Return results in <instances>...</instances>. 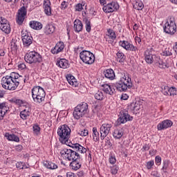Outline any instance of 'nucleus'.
<instances>
[{
	"mask_svg": "<svg viewBox=\"0 0 177 177\" xmlns=\"http://www.w3.org/2000/svg\"><path fill=\"white\" fill-rule=\"evenodd\" d=\"M131 86H133L132 80L129 75H124L120 78V81L115 84V87L120 92H125L128 88L131 89Z\"/></svg>",
	"mask_w": 177,
	"mask_h": 177,
	"instance_id": "1",
	"label": "nucleus"
},
{
	"mask_svg": "<svg viewBox=\"0 0 177 177\" xmlns=\"http://www.w3.org/2000/svg\"><path fill=\"white\" fill-rule=\"evenodd\" d=\"M45 91L41 86H35L32 89V97L35 103H42L45 100Z\"/></svg>",
	"mask_w": 177,
	"mask_h": 177,
	"instance_id": "2",
	"label": "nucleus"
},
{
	"mask_svg": "<svg viewBox=\"0 0 177 177\" xmlns=\"http://www.w3.org/2000/svg\"><path fill=\"white\" fill-rule=\"evenodd\" d=\"M25 62L28 63L29 64H32V66L35 64H39L42 62V56L39 55V53L35 51H31L28 53H26L25 57Z\"/></svg>",
	"mask_w": 177,
	"mask_h": 177,
	"instance_id": "3",
	"label": "nucleus"
},
{
	"mask_svg": "<svg viewBox=\"0 0 177 177\" xmlns=\"http://www.w3.org/2000/svg\"><path fill=\"white\" fill-rule=\"evenodd\" d=\"M71 133V129L67 125L64 124L61 126V128L58 129L57 134L59 136V140L62 143H67L70 138V134Z\"/></svg>",
	"mask_w": 177,
	"mask_h": 177,
	"instance_id": "4",
	"label": "nucleus"
},
{
	"mask_svg": "<svg viewBox=\"0 0 177 177\" xmlns=\"http://www.w3.org/2000/svg\"><path fill=\"white\" fill-rule=\"evenodd\" d=\"M86 113H88V104L83 102L75 108L73 117L75 120H80L81 117H84Z\"/></svg>",
	"mask_w": 177,
	"mask_h": 177,
	"instance_id": "5",
	"label": "nucleus"
},
{
	"mask_svg": "<svg viewBox=\"0 0 177 177\" xmlns=\"http://www.w3.org/2000/svg\"><path fill=\"white\" fill-rule=\"evenodd\" d=\"M61 156L68 160V161H75L81 158V155L78 152L72 149H63L60 151Z\"/></svg>",
	"mask_w": 177,
	"mask_h": 177,
	"instance_id": "6",
	"label": "nucleus"
},
{
	"mask_svg": "<svg viewBox=\"0 0 177 177\" xmlns=\"http://www.w3.org/2000/svg\"><path fill=\"white\" fill-rule=\"evenodd\" d=\"M164 32L166 34L174 35L176 32V24L175 23V18L170 17L163 27Z\"/></svg>",
	"mask_w": 177,
	"mask_h": 177,
	"instance_id": "7",
	"label": "nucleus"
},
{
	"mask_svg": "<svg viewBox=\"0 0 177 177\" xmlns=\"http://www.w3.org/2000/svg\"><path fill=\"white\" fill-rule=\"evenodd\" d=\"M1 85L4 89H8L9 91H16L12 73L10 75H6L1 79Z\"/></svg>",
	"mask_w": 177,
	"mask_h": 177,
	"instance_id": "8",
	"label": "nucleus"
},
{
	"mask_svg": "<svg viewBox=\"0 0 177 177\" xmlns=\"http://www.w3.org/2000/svg\"><path fill=\"white\" fill-rule=\"evenodd\" d=\"M81 60L86 64H93L95 63V55L88 50H83L80 55Z\"/></svg>",
	"mask_w": 177,
	"mask_h": 177,
	"instance_id": "9",
	"label": "nucleus"
},
{
	"mask_svg": "<svg viewBox=\"0 0 177 177\" xmlns=\"http://www.w3.org/2000/svg\"><path fill=\"white\" fill-rule=\"evenodd\" d=\"M113 125L111 124L105 123L103 124L100 127V138L101 140H104V138L110 133V131H111V128Z\"/></svg>",
	"mask_w": 177,
	"mask_h": 177,
	"instance_id": "10",
	"label": "nucleus"
},
{
	"mask_svg": "<svg viewBox=\"0 0 177 177\" xmlns=\"http://www.w3.org/2000/svg\"><path fill=\"white\" fill-rule=\"evenodd\" d=\"M26 16H27V10L26 7H22L18 10V13L17 15V23L19 26H21L24 22V19H26Z\"/></svg>",
	"mask_w": 177,
	"mask_h": 177,
	"instance_id": "11",
	"label": "nucleus"
},
{
	"mask_svg": "<svg viewBox=\"0 0 177 177\" xmlns=\"http://www.w3.org/2000/svg\"><path fill=\"white\" fill-rule=\"evenodd\" d=\"M12 81L14 82V86L15 89H17V86H19V84L26 83V77H24L23 76L19 75V73H12Z\"/></svg>",
	"mask_w": 177,
	"mask_h": 177,
	"instance_id": "12",
	"label": "nucleus"
},
{
	"mask_svg": "<svg viewBox=\"0 0 177 177\" xmlns=\"http://www.w3.org/2000/svg\"><path fill=\"white\" fill-rule=\"evenodd\" d=\"M120 6L118 3L112 2L111 3H108L106 6L103 7V10L105 13H111L115 12V10H118Z\"/></svg>",
	"mask_w": 177,
	"mask_h": 177,
	"instance_id": "13",
	"label": "nucleus"
},
{
	"mask_svg": "<svg viewBox=\"0 0 177 177\" xmlns=\"http://www.w3.org/2000/svg\"><path fill=\"white\" fill-rule=\"evenodd\" d=\"M133 120V117L130 116L127 112L122 111L119 118L118 119V122L120 124H125L127 121H132Z\"/></svg>",
	"mask_w": 177,
	"mask_h": 177,
	"instance_id": "14",
	"label": "nucleus"
},
{
	"mask_svg": "<svg viewBox=\"0 0 177 177\" xmlns=\"http://www.w3.org/2000/svg\"><path fill=\"white\" fill-rule=\"evenodd\" d=\"M119 44L120 46L126 49V50H131V52H136V50H138V48L136 46H133L127 41H120Z\"/></svg>",
	"mask_w": 177,
	"mask_h": 177,
	"instance_id": "15",
	"label": "nucleus"
},
{
	"mask_svg": "<svg viewBox=\"0 0 177 177\" xmlns=\"http://www.w3.org/2000/svg\"><path fill=\"white\" fill-rule=\"evenodd\" d=\"M172 121L169 120H166L159 123L157 126L158 131H162V129H167V128H171L172 127Z\"/></svg>",
	"mask_w": 177,
	"mask_h": 177,
	"instance_id": "16",
	"label": "nucleus"
},
{
	"mask_svg": "<svg viewBox=\"0 0 177 177\" xmlns=\"http://www.w3.org/2000/svg\"><path fill=\"white\" fill-rule=\"evenodd\" d=\"M22 33V42L24 46H30L31 44H32V37L29 35H27L23 31Z\"/></svg>",
	"mask_w": 177,
	"mask_h": 177,
	"instance_id": "17",
	"label": "nucleus"
},
{
	"mask_svg": "<svg viewBox=\"0 0 177 177\" xmlns=\"http://www.w3.org/2000/svg\"><path fill=\"white\" fill-rule=\"evenodd\" d=\"M72 147L76 153H78L80 154V156H81V154H85V153H86V148L82 147L78 143L74 144Z\"/></svg>",
	"mask_w": 177,
	"mask_h": 177,
	"instance_id": "18",
	"label": "nucleus"
},
{
	"mask_svg": "<svg viewBox=\"0 0 177 177\" xmlns=\"http://www.w3.org/2000/svg\"><path fill=\"white\" fill-rule=\"evenodd\" d=\"M64 49V44L63 42L57 43L55 46L51 50V53L53 55H57V53H60L62 50Z\"/></svg>",
	"mask_w": 177,
	"mask_h": 177,
	"instance_id": "19",
	"label": "nucleus"
},
{
	"mask_svg": "<svg viewBox=\"0 0 177 177\" xmlns=\"http://www.w3.org/2000/svg\"><path fill=\"white\" fill-rule=\"evenodd\" d=\"M84 26L82 25V21L80 19H75L73 22V29L75 32H81L82 31Z\"/></svg>",
	"mask_w": 177,
	"mask_h": 177,
	"instance_id": "20",
	"label": "nucleus"
},
{
	"mask_svg": "<svg viewBox=\"0 0 177 177\" xmlns=\"http://www.w3.org/2000/svg\"><path fill=\"white\" fill-rule=\"evenodd\" d=\"M143 106L139 101H136L130 104V109L133 113H138L140 109H142Z\"/></svg>",
	"mask_w": 177,
	"mask_h": 177,
	"instance_id": "21",
	"label": "nucleus"
},
{
	"mask_svg": "<svg viewBox=\"0 0 177 177\" xmlns=\"http://www.w3.org/2000/svg\"><path fill=\"white\" fill-rule=\"evenodd\" d=\"M156 57H156V55H151V51H145V62H147V63H148L149 64H151L153 62H156Z\"/></svg>",
	"mask_w": 177,
	"mask_h": 177,
	"instance_id": "22",
	"label": "nucleus"
},
{
	"mask_svg": "<svg viewBox=\"0 0 177 177\" xmlns=\"http://www.w3.org/2000/svg\"><path fill=\"white\" fill-rule=\"evenodd\" d=\"M44 12L47 15V16H50V15H52V8H50V0L44 1Z\"/></svg>",
	"mask_w": 177,
	"mask_h": 177,
	"instance_id": "23",
	"label": "nucleus"
},
{
	"mask_svg": "<svg viewBox=\"0 0 177 177\" xmlns=\"http://www.w3.org/2000/svg\"><path fill=\"white\" fill-rule=\"evenodd\" d=\"M155 63L160 68H167V61L158 57L155 58Z\"/></svg>",
	"mask_w": 177,
	"mask_h": 177,
	"instance_id": "24",
	"label": "nucleus"
},
{
	"mask_svg": "<svg viewBox=\"0 0 177 177\" xmlns=\"http://www.w3.org/2000/svg\"><path fill=\"white\" fill-rule=\"evenodd\" d=\"M55 26L52 24H47L44 28V32L46 35H50L55 32Z\"/></svg>",
	"mask_w": 177,
	"mask_h": 177,
	"instance_id": "25",
	"label": "nucleus"
},
{
	"mask_svg": "<svg viewBox=\"0 0 177 177\" xmlns=\"http://www.w3.org/2000/svg\"><path fill=\"white\" fill-rule=\"evenodd\" d=\"M66 80L70 85H72V86H77L78 82H77V79L74 77V76L71 75H68L66 76Z\"/></svg>",
	"mask_w": 177,
	"mask_h": 177,
	"instance_id": "26",
	"label": "nucleus"
},
{
	"mask_svg": "<svg viewBox=\"0 0 177 177\" xmlns=\"http://www.w3.org/2000/svg\"><path fill=\"white\" fill-rule=\"evenodd\" d=\"M8 113V108L5 103L0 104V120H3L5 114Z\"/></svg>",
	"mask_w": 177,
	"mask_h": 177,
	"instance_id": "27",
	"label": "nucleus"
},
{
	"mask_svg": "<svg viewBox=\"0 0 177 177\" xmlns=\"http://www.w3.org/2000/svg\"><path fill=\"white\" fill-rule=\"evenodd\" d=\"M103 91L105 93H108V95H113L114 93V91H115L113 88L109 84H104L102 85Z\"/></svg>",
	"mask_w": 177,
	"mask_h": 177,
	"instance_id": "28",
	"label": "nucleus"
},
{
	"mask_svg": "<svg viewBox=\"0 0 177 177\" xmlns=\"http://www.w3.org/2000/svg\"><path fill=\"white\" fill-rule=\"evenodd\" d=\"M30 26L33 30H41L42 28V24L39 21H32L30 22Z\"/></svg>",
	"mask_w": 177,
	"mask_h": 177,
	"instance_id": "29",
	"label": "nucleus"
},
{
	"mask_svg": "<svg viewBox=\"0 0 177 177\" xmlns=\"http://www.w3.org/2000/svg\"><path fill=\"white\" fill-rule=\"evenodd\" d=\"M70 167L73 171H78L81 168V163L78 162V160H73L70 163Z\"/></svg>",
	"mask_w": 177,
	"mask_h": 177,
	"instance_id": "30",
	"label": "nucleus"
},
{
	"mask_svg": "<svg viewBox=\"0 0 177 177\" xmlns=\"http://www.w3.org/2000/svg\"><path fill=\"white\" fill-rule=\"evenodd\" d=\"M104 76L108 80H114V77H115V74L114 73V71L113 69H107L104 71Z\"/></svg>",
	"mask_w": 177,
	"mask_h": 177,
	"instance_id": "31",
	"label": "nucleus"
},
{
	"mask_svg": "<svg viewBox=\"0 0 177 177\" xmlns=\"http://www.w3.org/2000/svg\"><path fill=\"white\" fill-rule=\"evenodd\" d=\"M30 111V109H24L22 111H21L20 113L21 118L22 120H27V118L30 117V114H31Z\"/></svg>",
	"mask_w": 177,
	"mask_h": 177,
	"instance_id": "32",
	"label": "nucleus"
},
{
	"mask_svg": "<svg viewBox=\"0 0 177 177\" xmlns=\"http://www.w3.org/2000/svg\"><path fill=\"white\" fill-rule=\"evenodd\" d=\"M57 65L61 68H67L68 67V62L66 59H61L57 62Z\"/></svg>",
	"mask_w": 177,
	"mask_h": 177,
	"instance_id": "33",
	"label": "nucleus"
},
{
	"mask_svg": "<svg viewBox=\"0 0 177 177\" xmlns=\"http://www.w3.org/2000/svg\"><path fill=\"white\" fill-rule=\"evenodd\" d=\"M113 135L115 139H121L122 135H124V131H122V129H115Z\"/></svg>",
	"mask_w": 177,
	"mask_h": 177,
	"instance_id": "34",
	"label": "nucleus"
},
{
	"mask_svg": "<svg viewBox=\"0 0 177 177\" xmlns=\"http://www.w3.org/2000/svg\"><path fill=\"white\" fill-rule=\"evenodd\" d=\"M0 30H3V32H5L6 34H10V24H9V22L3 26L0 25Z\"/></svg>",
	"mask_w": 177,
	"mask_h": 177,
	"instance_id": "35",
	"label": "nucleus"
},
{
	"mask_svg": "<svg viewBox=\"0 0 177 177\" xmlns=\"http://www.w3.org/2000/svg\"><path fill=\"white\" fill-rule=\"evenodd\" d=\"M93 139L94 142L99 141L100 139L99 131H97V129L96 127L93 128Z\"/></svg>",
	"mask_w": 177,
	"mask_h": 177,
	"instance_id": "36",
	"label": "nucleus"
},
{
	"mask_svg": "<svg viewBox=\"0 0 177 177\" xmlns=\"http://www.w3.org/2000/svg\"><path fill=\"white\" fill-rule=\"evenodd\" d=\"M6 136L8 140H12L13 142H20V139L15 134H6Z\"/></svg>",
	"mask_w": 177,
	"mask_h": 177,
	"instance_id": "37",
	"label": "nucleus"
},
{
	"mask_svg": "<svg viewBox=\"0 0 177 177\" xmlns=\"http://www.w3.org/2000/svg\"><path fill=\"white\" fill-rule=\"evenodd\" d=\"M44 167L48 169H56L57 168V165L52 162H46L44 163Z\"/></svg>",
	"mask_w": 177,
	"mask_h": 177,
	"instance_id": "38",
	"label": "nucleus"
},
{
	"mask_svg": "<svg viewBox=\"0 0 177 177\" xmlns=\"http://www.w3.org/2000/svg\"><path fill=\"white\" fill-rule=\"evenodd\" d=\"M106 37H109V38H111V39H115V38H117L115 32L111 29H109L107 30Z\"/></svg>",
	"mask_w": 177,
	"mask_h": 177,
	"instance_id": "39",
	"label": "nucleus"
},
{
	"mask_svg": "<svg viewBox=\"0 0 177 177\" xmlns=\"http://www.w3.org/2000/svg\"><path fill=\"white\" fill-rule=\"evenodd\" d=\"M133 8H134V9H136L137 10H142V9H143V3L138 0L133 5Z\"/></svg>",
	"mask_w": 177,
	"mask_h": 177,
	"instance_id": "40",
	"label": "nucleus"
},
{
	"mask_svg": "<svg viewBox=\"0 0 177 177\" xmlns=\"http://www.w3.org/2000/svg\"><path fill=\"white\" fill-rule=\"evenodd\" d=\"M104 97V95H103V93L100 91H98L95 94V98L97 100H103V98Z\"/></svg>",
	"mask_w": 177,
	"mask_h": 177,
	"instance_id": "41",
	"label": "nucleus"
},
{
	"mask_svg": "<svg viewBox=\"0 0 177 177\" xmlns=\"http://www.w3.org/2000/svg\"><path fill=\"white\" fill-rule=\"evenodd\" d=\"M84 6H85V3H79L75 5V10L76 12H81V10H82V9H84Z\"/></svg>",
	"mask_w": 177,
	"mask_h": 177,
	"instance_id": "42",
	"label": "nucleus"
},
{
	"mask_svg": "<svg viewBox=\"0 0 177 177\" xmlns=\"http://www.w3.org/2000/svg\"><path fill=\"white\" fill-rule=\"evenodd\" d=\"M161 91L162 93H163V95H165V96L169 95V87L167 86H162L161 87Z\"/></svg>",
	"mask_w": 177,
	"mask_h": 177,
	"instance_id": "43",
	"label": "nucleus"
},
{
	"mask_svg": "<svg viewBox=\"0 0 177 177\" xmlns=\"http://www.w3.org/2000/svg\"><path fill=\"white\" fill-rule=\"evenodd\" d=\"M78 135L80 136H88V133H89V131L88 129H80L77 131Z\"/></svg>",
	"mask_w": 177,
	"mask_h": 177,
	"instance_id": "44",
	"label": "nucleus"
},
{
	"mask_svg": "<svg viewBox=\"0 0 177 177\" xmlns=\"http://www.w3.org/2000/svg\"><path fill=\"white\" fill-rule=\"evenodd\" d=\"M10 48L12 50H17V41L16 40H12Z\"/></svg>",
	"mask_w": 177,
	"mask_h": 177,
	"instance_id": "45",
	"label": "nucleus"
},
{
	"mask_svg": "<svg viewBox=\"0 0 177 177\" xmlns=\"http://www.w3.org/2000/svg\"><path fill=\"white\" fill-rule=\"evenodd\" d=\"M116 55H117L118 59H119L120 63L124 62V53L118 52Z\"/></svg>",
	"mask_w": 177,
	"mask_h": 177,
	"instance_id": "46",
	"label": "nucleus"
},
{
	"mask_svg": "<svg viewBox=\"0 0 177 177\" xmlns=\"http://www.w3.org/2000/svg\"><path fill=\"white\" fill-rule=\"evenodd\" d=\"M177 94V91H176V89L175 88H169V95L170 96H174V95H176Z\"/></svg>",
	"mask_w": 177,
	"mask_h": 177,
	"instance_id": "47",
	"label": "nucleus"
},
{
	"mask_svg": "<svg viewBox=\"0 0 177 177\" xmlns=\"http://www.w3.org/2000/svg\"><path fill=\"white\" fill-rule=\"evenodd\" d=\"M17 168H19V169H26L27 167L24 166V163L22 162H18L16 163Z\"/></svg>",
	"mask_w": 177,
	"mask_h": 177,
	"instance_id": "48",
	"label": "nucleus"
},
{
	"mask_svg": "<svg viewBox=\"0 0 177 177\" xmlns=\"http://www.w3.org/2000/svg\"><path fill=\"white\" fill-rule=\"evenodd\" d=\"M41 131V128H39V126L35 124L33 126V132L36 134L38 135L39 133V131Z\"/></svg>",
	"mask_w": 177,
	"mask_h": 177,
	"instance_id": "49",
	"label": "nucleus"
},
{
	"mask_svg": "<svg viewBox=\"0 0 177 177\" xmlns=\"http://www.w3.org/2000/svg\"><path fill=\"white\" fill-rule=\"evenodd\" d=\"M86 30L87 31V32H91V21L86 20Z\"/></svg>",
	"mask_w": 177,
	"mask_h": 177,
	"instance_id": "50",
	"label": "nucleus"
},
{
	"mask_svg": "<svg viewBox=\"0 0 177 177\" xmlns=\"http://www.w3.org/2000/svg\"><path fill=\"white\" fill-rule=\"evenodd\" d=\"M111 171L113 175H116V174H118V167L113 166V167H111Z\"/></svg>",
	"mask_w": 177,
	"mask_h": 177,
	"instance_id": "51",
	"label": "nucleus"
},
{
	"mask_svg": "<svg viewBox=\"0 0 177 177\" xmlns=\"http://www.w3.org/2000/svg\"><path fill=\"white\" fill-rule=\"evenodd\" d=\"M8 23L6 19L0 17V26H5V24H8Z\"/></svg>",
	"mask_w": 177,
	"mask_h": 177,
	"instance_id": "52",
	"label": "nucleus"
},
{
	"mask_svg": "<svg viewBox=\"0 0 177 177\" xmlns=\"http://www.w3.org/2000/svg\"><path fill=\"white\" fill-rule=\"evenodd\" d=\"M153 165H154V161L153 160H151V161L147 162V169H151V168L153 167Z\"/></svg>",
	"mask_w": 177,
	"mask_h": 177,
	"instance_id": "53",
	"label": "nucleus"
},
{
	"mask_svg": "<svg viewBox=\"0 0 177 177\" xmlns=\"http://www.w3.org/2000/svg\"><path fill=\"white\" fill-rule=\"evenodd\" d=\"M162 56H171L172 53L169 50H165L162 53Z\"/></svg>",
	"mask_w": 177,
	"mask_h": 177,
	"instance_id": "54",
	"label": "nucleus"
},
{
	"mask_svg": "<svg viewBox=\"0 0 177 177\" xmlns=\"http://www.w3.org/2000/svg\"><path fill=\"white\" fill-rule=\"evenodd\" d=\"M169 165V161L168 160H165L163 162V167H162V169H167V168H168Z\"/></svg>",
	"mask_w": 177,
	"mask_h": 177,
	"instance_id": "55",
	"label": "nucleus"
},
{
	"mask_svg": "<svg viewBox=\"0 0 177 177\" xmlns=\"http://www.w3.org/2000/svg\"><path fill=\"white\" fill-rule=\"evenodd\" d=\"M67 2L66 1H63L62 3H61V9H66V8H67Z\"/></svg>",
	"mask_w": 177,
	"mask_h": 177,
	"instance_id": "56",
	"label": "nucleus"
},
{
	"mask_svg": "<svg viewBox=\"0 0 177 177\" xmlns=\"http://www.w3.org/2000/svg\"><path fill=\"white\" fill-rule=\"evenodd\" d=\"M14 103H15L16 104H18V106H20V104H23V100H15L14 101Z\"/></svg>",
	"mask_w": 177,
	"mask_h": 177,
	"instance_id": "57",
	"label": "nucleus"
},
{
	"mask_svg": "<svg viewBox=\"0 0 177 177\" xmlns=\"http://www.w3.org/2000/svg\"><path fill=\"white\" fill-rule=\"evenodd\" d=\"M110 164H115V158L113 156H111L109 158Z\"/></svg>",
	"mask_w": 177,
	"mask_h": 177,
	"instance_id": "58",
	"label": "nucleus"
},
{
	"mask_svg": "<svg viewBox=\"0 0 177 177\" xmlns=\"http://www.w3.org/2000/svg\"><path fill=\"white\" fill-rule=\"evenodd\" d=\"M128 97H129V96H128L127 94H122L121 99L122 100H127Z\"/></svg>",
	"mask_w": 177,
	"mask_h": 177,
	"instance_id": "59",
	"label": "nucleus"
},
{
	"mask_svg": "<svg viewBox=\"0 0 177 177\" xmlns=\"http://www.w3.org/2000/svg\"><path fill=\"white\" fill-rule=\"evenodd\" d=\"M66 177H77V176H75V174L73 172H68L66 174Z\"/></svg>",
	"mask_w": 177,
	"mask_h": 177,
	"instance_id": "60",
	"label": "nucleus"
},
{
	"mask_svg": "<svg viewBox=\"0 0 177 177\" xmlns=\"http://www.w3.org/2000/svg\"><path fill=\"white\" fill-rule=\"evenodd\" d=\"M155 160H156V164H160L161 163V157L156 156Z\"/></svg>",
	"mask_w": 177,
	"mask_h": 177,
	"instance_id": "61",
	"label": "nucleus"
},
{
	"mask_svg": "<svg viewBox=\"0 0 177 177\" xmlns=\"http://www.w3.org/2000/svg\"><path fill=\"white\" fill-rule=\"evenodd\" d=\"M151 175V176H153V177H160V174H158L157 171H152Z\"/></svg>",
	"mask_w": 177,
	"mask_h": 177,
	"instance_id": "62",
	"label": "nucleus"
},
{
	"mask_svg": "<svg viewBox=\"0 0 177 177\" xmlns=\"http://www.w3.org/2000/svg\"><path fill=\"white\" fill-rule=\"evenodd\" d=\"M15 149L17 151H21V150H23V146L21 145H17L15 147Z\"/></svg>",
	"mask_w": 177,
	"mask_h": 177,
	"instance_id": "63",
	"label": "nucleus"
},
{
	"mask_svg": "<svg viewBox=\"0 0 177 177\" xmlns=\"http://www.w3.org/2000/svg\"><path fill=\"white\" fill-rule=\"evenodd\" d=\"M19 68H20V70H24V68H26V64H20L18 66Z\"/></svg>",
	"mask_w": 177,
	"mask_h": 177,
	"instance_id": "64",
	"label": "nucleus"
}]
</instances>
